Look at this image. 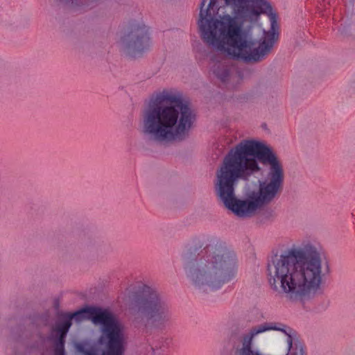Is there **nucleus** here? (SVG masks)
Listing matches in <instances>:
<instances>
[{
	"label": "nucleus",
	"instance_id": "obj_7",
	"mask_svg": "<svg viewBox=\"0 0 355 355\" xmlns=\"http://www.w3.org/2000/svg\"><path fill=\"white\" fill-rule=\"evenodd\" d=\"M184 268L194 289L202 293L215 291L236 277V255L225 248L212 247L205 255L186 263Z\"/></svg>",
	"mask_w": 355,
	"mask_h": 355
},
{
	"label": "nucleus",
	"instance_id": "obj_3",
	"mask_svg": "<svg viewBox=\"0 0 355 355\" xmlns=\"http://www.w3.org/2000/svg\"><path fill=\"white\" fill-rule=\"evenodd\" d=\"M328 270L322 249L304 242L272 258L268 266V283L289 302L311 310L323 293Z\"/></svg>",
	"mask_w": 355,
	"mask_h": 355
},
{
	"label": "nucleus",
	"instance_id": "obj_12",
	"mask_svg": "<svg viewBox=\"0 0 355 355\" xmlns=\"http://www.w3.org/2000/svg\"><path fill=\"white\" fill-rule=\"evenodd\" d=\"M154 355H163V354H161V353L157 351V352H154Z\"/></svg>",
	"mask_w": 355,
	"mask_h": 355
},
{
	"label": "nucleus",
	"instance_id": "obj_4",
	"mask_svg": "<svg viewBox=\"0 0 355 355\" xmlns=\"http://www.w3.org/2000/svg\"><path fill=\"white\" fill-rule=\"evenodd\" d=\"M59 335L55 355H124L128 336L123 323L110 311L82 309L53 329Z\"/></svg>",
	"mask_w": 355,
	"mask_h": 355
},
{
	"label": "nucleus",
	"instance_id": "obj_10",
	"mask_svg": "<svg viewBox=\"0 0 355 355\" xmlns=\"http://www.w3.org/2000/svg\"><path fill=\"white\" fill-rule=\"evenodd\" d=\"M230 71V65L227 64L226 59L216 63L213 67L214 73L223 82L228 80Z\"/></svg>",
	"mask_w": 355,
	"mask_h": 355
},
{
	"label": "nucleus",
	"instance_id": "obj_5",
	"mask_svg": "<svg viewBox=\"0 0 355 355\" xmlns=\"http://www.w3.org/2000/svg\"><path fill=\"white\" fill-rule=\"evenodd\" d=\"M195 121L193 110L180 92L163 90L144 109L140 128L143 135L153 142L182 141L188 138Z\"/></svg>",
	"mask_w": 355,
	"mask_h": 355
},
{
	"label": "nucleus",
	"instance_id": "obj_8",
	"mask_svg": "<svg viewBox=\"0 0 355 355\" xmlns=\"http://www.w3.org/2000/svg\"><path fill=\"white\" fill-rule=\"evenodd\" d=\"M124 299L135 315L139 327L148 333L152 329H165L172 322L173 314L166 300L156 289L143 286L136 291L129 286L124 291Z\"/></svg>",
	"mask_w": 355,
	"mask_h": 355
},
{
	"label": "nucleus",
	"instance_id": "obj_1",
	"mask_svg": "<svg viewBox=\"0 0 355 355\" xmlns=\"http://www.w3.org/2000/svg\"><path fill=\"white\" fill-rule=\"evenodd\" d=\"M197 24L206 44L247 62L263 60L279 39L268 0H201Z\"/></svg>",
	"mask_w": 355,
	"mask_h": 355
},
{
	"label": "nucleus",
	"instance_id": "obj_11",
	"mask_svg": "<svg viewBox=\"0 0 355 355\" xmlns=\"http://www.w3.org/2000/svg\"><path fill=\"white\" fill-rule=\"evenodd\" d=\"M328 305H329V302L326 301L324 306H323V309H326L327 308Z\"/></svg>",
	"mask_w": 355,
	"mask_h": 355
},
{
	"label": "nucleus",
	"instance_id": "obj_9",
	"mask_svg": "<svg viewBox=\"0 0 355 355\" xmlns=\"http://www.w3.org/2000/svg\"><path fill=\"white\" fill-rule=\"evenodd\" d=\"M151 44L149 28L143 23L132 24L118 42L120 51L132 58L141 55Z\"/></svg>",
	"mask_w": 355,
	"mask_h": 355
},
{
	"label": "nucleus",
	"instance_id": "obj_2",
	"mask_svg": "<svg viewBox=\"0 0 355 355\" xmlns=\"http://www.w3.org/2000/svg\"><path fill=\"white\" fill-rule=\"evenodd\" d=\"M284 164L263 141H241L224 157L215 189L225 206L241 218L251 217L275 201L283 191Z\"/></svg>",
	"mask_w": 355,
	"mask_h": 355
},
{
	"label": "nucleus",
	"instance_id": "obj_6",
	"mask_svg": "<svg viewBox=\"0 0 355 355\" xmlns=\"http://www.w3.org/2000/svg\"><path fill=\"white\" fill-rule=\"evenodd\" d=\"M231 355H307L303 343L291 329L263 323L243 333Z\"/></svg>",
	"mask_w": 355,
	"mask_h": 355
}]
</instances>
